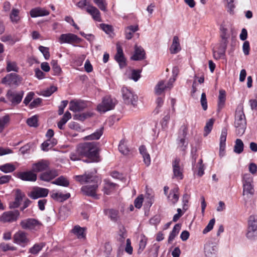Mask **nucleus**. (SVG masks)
<instances>
[{
    "mask_svg": "<svg viewBox=\"0 0 257 257\" xmlns=\"http://www.w3.org/2000/svg\"><path fill=\"white\" fill-rule=\"evenodd\" d=\"M78 152L82 157H86L91 162L99 161V150L95 142L84 143L80 144L78 147Z\"/></svg>",
    "mask_w": 257,
    "mask_h": 257,
    "instance_id": "nucleus-1",
    "label": "nucleus"
},
{
    "mask_svg": "<svg viewBox=\"0 0 257 257\" xmlns=\"http://www.w3.org/2000/svg\"><path fill=\"white\" fill-rule=\"evenodd\" d=\"M234 124L236 128L237 134L242 135L246 126V119L242 109L236 111Z\"/></svg>",
    "mask_w": 257,
    "mask_h": 257,
    "instance_id": "nucleus-2",
    "label": "nucleus"
},
{
    "mask_svg": "<svg viewBox=\"0 0 257 257\" xmlns=\"http://www.w3.org/2000/svg\"><path fill=\"white\" fill-rule=\"evenodd\" d=\"M123 102L126 105H131L136 107L138 97L137 94L129 89L127 87L123 86L121 90Z\"/></svg>",
    "mask_w": 257,
    "mask_h": 257,
    "instance_id": "nucleus-3",
    "label": "nucleus"
},
{
    "mask_svg": "<svg viewBox=\"0 0 257 257\" xmlns=\"http://www.w3.org/2000/svg\"><path fill=\"white\" fill-rule=\"evenodd\" d=\"M254 193L253 179L249 174H245L243 177V195L248 198Z\"/></svg>",
    "mask_w": 257,
    "mask_h": 257,
    "instance_id": "nucleus-4",
    "label": "nucleus"
},
{
    "mask_svg": "<svg viewBox=\"0 0 257 257\" xmlns=\"http://www.w3.org/2000/svg\"><path fill=\"white\" fill-rule=\"evenodd\" d=\"M96 177L94 179L93 181H90L88 183L89 184L83 186L81 187V190L83 193L88 196H91L95 199H98V197L96 194V190L98 188V183Z\"/></svg>",
    "mask_w": 257,
    "mask_h": 257,
    "instance_id": "nucleus-5",
    "label": "nucleus"
},
{
    "mask_svg": "<svg viewBox=\"0 0 257 257\" xmlns=\"http://www.w3.org/2000/svg\"><path fill=\"white\" fill-rule=\"evenodd\" d=\"M20 225L24 229L37 230L42 226V223L35 218H28L22 220Z\"/></svg>",
    "mask_w": 257,
    "mask_h": 257,
    "instance_id": "nucleus-6",
    "label": "nucleus"
},
{
    "mask_svg": "<svg viewBox=\"0 0 257 257\" xmlns=\"http://www.w3.org/2000/svg\"><path fill=\"white\" fill-rule=\"evenodd\" d=\"M82 41V40L81 38L72 33L63 34L59 38V41L61 44H78L81 43Z\"/></svg>",
    "mask_w": 257,
    "mask_h": 257,
    "instance_id": "nucleus-7",
    "label": "nucleus"
},
{
    "mask_svg": "<svg viewBox=\"0 0 257 257\" xmlns=\"http://www.w3.org/2000/svg\"><path fill=\"white\" fill-rule=\"evenodd\" d=\"M20 215V212L18 210L6 211L1 216L0 220L3 223L14 222L17 220Z\"/></svg>",
    "mask_w": 257,
    "mask_h": 257,
    "instance_id": "nucleus-8",
    "label": "nucleus"
},
{
    "mask_svg": "<svg viewBox=\"0 0 257 257\" xmlns=\"http://www.w3.org/2000/svg\"><path fill=\"white\" fill-rule=\"evenodd\" d=\"M22 78L16 73H11L7 74L2 80V83L9 85L18 86L22 81Z\"/></svg>",
    "mask_w": 257,
    "mask_h": 257,
    "instance_id": "nucleus-9",
    "label": "nucleus"
},
{
    "mask_svg": "<svg viewBox=\"0 0 257 257\" xmlns=\"http://www.w3.org/2000/svg\"><path fill=\"white\" fill-rule=\"evenodd\" d=\"M115 103L110 97H105L102 102L97 106V110L100 112H105L114 108Z\"/></svg>",
    "mask_w": 257,
    "mask_h": 257,
    "instance_id": "nucleus-10",
    "label": "nucleus"
},
{
    "mask_svg": "<svg viewBox=\"0 0 257 257\" xmlns=\"http://www.w3.org/2000/svg\"><path fill=\"white\" fill-rule=\"evenodd\" d=\"M28 235L27 233L23 231H18L14 235V242L22 246H25L30 241Z\"/></svg>",
    "mask_w": 257,
    "mask_h": 257,
    "instance_id": "nucleus-11",
    "label": "nucleus"
},
{
    "mask_svg": "<svg viewBox=\"0 0 257 257\" xmlns=\"http://www.w3.org/2000/svg\"><path fill=\"white\" fill-rule=\"evenodd\" d=\"M173 177L182 180L183 178V168L180 166V159L176 158L172 162Z\"/></svg>",
    "mask_w": 257,
    "mask_h": 257,
    "instance_id": "nucleus-12",
    "label": "nucleus"
},
{
    "mask_svg": "<svg viewBox=\"0 0 257 257\" xmlns=\"http://www.w3.org/2000/svg\"><path fill=\"white\" fill-rule=\"evenodd\" d=\"M17 176L23 181L29 182H35L37 178V174L33 171V169L31 171L19 172Z\"/></svg>",
    "mask_w": 257,
    "mask_h": 257,
    "instance_id": "nucleus-13",
    "label": "nucleus"
},
{
    "mask_svg": "<svg viewBox=\"0 0 257 257\" xmlns=\"http://www.w3.org/2000/svg\"><path fill=\"white\" fill-rule=\"evenodd\" d=\"M117 52L115 55L114 58L116 61L119 64L121 68L125 67L126 65V60L124 58L123 50L119 43L116 44Z\"/></svg>",
    "mask_w": 257,
    "mask_h": 257,
    "instance_id": "nucleus-14",
    "label": "nucleus"
},
{
    "mask_svg": "<svg viewBox=\"0 0 257 257\" xmlns=\"http://www.w3.org/2000/svg\"><path fill=\"white\" fill-rule=\"evenodd\" d=\"M48 193L49 190L48 189L37 187L31 192L29 196L33 199H36L39 198L46 197Z\"/></svg>",
    "mask_w": 257,
    "mask_h": 257,
    "instance_id": "nucleus-15",
    "label": "nucleus"
},
{
    "mask_svg": "<svg viewBox=\"0 0 257 257\" xmlns=\"http://www.w3.org/2000/svg\"><path fill=\"white\" fill-rule=\"evenodd\" d=\"M23 95L24 92L23 91L16 93L9 90L7 93V98L11 101L13 104H19L22 101Z\"/></svg>",
    "mask_w": 257,
    "mask_h": 257,
    "instance_id": "nucleus-16",
    "label": "nucleus"
},
{
    "mask_svg": "<svg viewBox=\"0 0 257 257\" xmlns=\"http://www.w3.org/2000/svg\"><path fill=\"white\" fill-rule=\"evenodd\" d=\"M25 197V194L20 189L16 191L15 201L10 203V208H16L20 206L21 201Z\"/></svg>",
    "mask_w": 257,
    "mask_h": 257,
    "instance_id": "nucleus-17",
    "label": "nucleus"
},
{
    "mask_svg": "<svg viewBox=\"0 0 257 257\" xmlns=\"http://www.w3.org/2000/svg\"><path fill=\"white\" fill-rule=\"evenodd\" d=\"M49 165L48 161L42 160L36 163H34L32 165L33 171L35 172H42L46 170Z\"/></svg>",
    "mask_w": 257,
    "mask_h": 257,
    "instance_id": "nucleus-18",
    "label": "nucleus"
},
{
    "mask_svg": "<svg viewBox=\"0 0 257 257\" xmlns=\"http://www.w3.org/2000/svg\"><path fill=\"white\" fill-rule=\"evenodd\" d=\"M49 14L50 13L48 10L40 7L32 9L30 12V16L32 18L48 16Z\"/></svg>",
    "mask_w": 257,
    "mask_h": 257,
    "instance_id": "nucleus-19",
    "label": "nucleus"
},
{
    "mask_svg": "<svg viewBox=\"0 0 257 257\" xmlns=\"http://www.w3.org/2000/svg\"><path fill=\"white\" fill-rule=\"evenodd\" d=\"M145 52L141 46H135L134 54L131 57V59L135 61L142 60L145 58Z\"/></svg>",
    "mask_w": 257,
    "mask_h": 257,
    "instance_id": "nucleus-20",
    "label": "nucleus"
},
{
    "mask_svg": "<svg viewBox=\"0 0 257 257\" xmlns=\"http://www.w3.org/2000/svg\"><path fill=\"white\" fill-rule=\"evenodd\" d=\"M58 175V174L56 170H51L42 173L40 178L41 180L49 182Z\"/></svg>",
    "mask_w": 257,
    "mask_h": 257,
    "instance_id": "nucleus-21",
    "label": "nucleus"
},
{
    "mask_svg": "<svg viewBox=\"0 0 257 257\" xmlns=\"http://www.w3.org/2000/svg\"><path fill=\"white\" fill-rule=\"evenodd\" d=\"M86 11L96 21L101 22L100 13L99 10L93 6H88L86 9Z\"/></svg>",
    "mask_w": 257,
    "mask_h": 257,
    "instance_id": "nucleus-22",
    "label": "nucleus"
},
{
    "mask_svg": "<svg viewBox=\"0 0 257 257\" xmlns=\"http://www.w3.org/2000/svg\"><path fill=\"white\" fill-rule=\"evenodd\" d=\"M96 177L90 175L84 174L82 175H76L74 176L75 180L81 184L88 183L90 181H93Z\"/></svg>",
    "mask_w": 257,
    "mask_h": 257,
    "instance_id": "nucleus-23",
    "label": "nucleus"
},
{
    "mask_svg": "<svg viewBox=\"0 0 257 257\" xmlns=\"http://www.w3.org/2000/svg\"><path fill=\"white\" fill-rule=\"evenodd\" d=\"M217 247L212 243H207L204 246V253L207 257H214L216 254Z\"/></svg>",
    "mask_w": 257,
    "mask_h": 257,
    "instance_id": "nucleus-24",
    "label": "nucleus"
},
{
    "mask_svg": "<svg viewBox=\"0 0 257 257\" xmlns=\"http://www.w3.org/2000/svg\"><path fill=\"white\" fill-rule=\"evenodd\" d=\"M181 46L179 43V39L178 36L173 37L172 44L170 48V51L171 54H176L181 50Z\"/></svg>",
    "mask_w": 257,
    "mask_h": 257,
    "instance_id": "nucleus-25",
    "label": "nucleus"
},
{
    "mask_svg": "<svg viewBox=\"0 0 257 257\" xmlns=\"http://www.w3.org/2000/svg\"><path fill=\"white\" fill-rule=\"evenodd\" d=\"M51 197L55 201L62 202L70 197V194L68 193L64 194L62 193L55 192L52 193L51 195Z\"/></svg>",
    "mask_w": 257,
    "mask_h": 257,
    "instance_id": "nucleus-26",
    "label": "nucleus"
},
{
    "mask_svg": "<svg viewBox=\"0 0 257 257\" xmlns=\"http://www.w3.org/2000/svg\"><path fill=\"white\" fill-rule=\"evenodd\" d=\"M227 134V128L225 127L223 128L222 130L221 136L220 137V144H219L220 154H221L222 152H224L225 150V142L226 140Z\"/></svg>",
    "mask_w": 257,
    "mask_h": 257,
    "instance_id": "nucleus-27",
    "label": "nucleus"
},
{
    "mask_svg": "<svg viewBox=\"0 0 257 257\" xmlns=\"http://www.w3.org/2000/svg\"><path fill=\"white\" fill-rule=\"evenodd\" d=\"M85 108V105L82 102H74L71 101L70 102L69 109L74 112L80 111Z\"/></svg>",
    "mask_w": 257,
    "mask_h": 257,
    "instance_id": "nucleus-28",
    "label": "nucleus"
},
{
    "mask_svg": "<svg viewBox=\"0 0 257 257\" xmlns=\"http://www.w3.org/2000/svg\"><path fill=\"white\" fill-rule=\"evenodd\" d=\"M52 184L63 187H68L69 185V180L64 176H61L51 182Z\"/></svg>",
    "mask_w": 257,
    "mask_h": 257,
    "instance_id": "nucleus-29",
    "label": "nucleus"
},
{
    "mask_svg": "<svg viewBox=\"0 0 257 257\" xmlns=\"http://www.w3.org/2000/svg\"><path fill=\"white\" fill-rule=\"evenodd\" d=\"M178 191L179 188L175 187L170 191L169 195L168 197L173 204H175L179 199V195Z\"/></svg>",
    "mask_w": 257,
    "mask_h": 257,
    "instance_id": "nucleus-30",
    "label": "nucleus"
},
{
    "mask_svg": "<svg viewBox=\"0 0 257 257\" xmlns=\"http://www.w3.org/2000/svg\"><path fill=\"white\" fill-rule=\"evenodd\" d=\"M219 96H218V110L219 111L221 109L225 104V100H226V92L225 91L221 89L219 90Z\"/></svg>",
    "mask_w": 257,
    "mask_h": 257,
    "instance_id": "nucleus-31",
    "label": "nucleus"
},
{
    "mask_svg": "<svg viewBox=\"0 0 257 257\" xmlns=\"http://www.w3.org/2000/svg\"><path fill=\"white\" fill-rule=\"evenodd\" d=\"M181 229V225L179 223L176 224L174 225L173 230L170 232L168 242L169 243H171L172 241L175 239V237L178 234L179 231Z\"/></svg>",
    "mask_w": 257,
    "mask_h": 257,
    "instance_id": "nucleus-32",
    "label": "nucleus"
},
{
    "mask_svg": "<svg viewBox=\"0 0 257 257\" xmlns=\"http://www.w3.org/2000/svg\"><path fill=\"white\" fill-rule=\"evenodd\" d=\"M57 141L56 139H48L47 141L43 142L41 145L42 150L44 151H47L49 148H52L56 145Z\"/></svg>",
    "mask_w": 257,
    "mask_h": 257,
    "instance_id": "nucleus-33",
    "label": "nucleus"
},
{
    "mask_svg": "<svg viewBox=\"0 0 257 257\" xmlns=\"http://www.w3.org/2000/svg\"><path fill=\"white\" fill-rule=\"evenodd\" d=\"M167 88L170 89V87L169 86H167L166 85H165L164 81H160L155 87V93L157 95H160Z\"/></svg>",
    "mask_w": 257,
    "mask_h": 257,
    "instance_id": "nucleus-34",
    "label": "nucleus"
},
{
    "mask_svg": "<svg viewBox=\"0 0 257 257\" xmlns=\"http://www.w3.org/2000/svg\"><path fill=\"white\" fill-rule=\"evenodd\" d=\"M106 215L111 219V221L116 222L118 218V211L113 209H107L105 211Z\"/></svg>",
    "mask_w": 257,
    "mask_h": 257,
    "instance_id": "nucleus-35",
    "label": "nucleus"
},
{
    "mask_svg": "<svg viewBox=\"0 0 257 257\" xmlns=\"http://www.w3.org/2000/svg\"><path fill=\"white\" fill-rule=\"evenodd\" d=\"M103 127L97 130L96 132L92 134L87 136L84 138V140H97L99 139L103 134Z\"/></svg>",
    "mask_w": 257,
    "mask_h": 257,
    "instance_id": "nucleus-36",
    "label": "nucleus"
},
{
    "mask_svg": "<svg viewBox=\"0 0 257 257\" xmlns=\"http://www.w3.org/2000/svg\"><path fill=\"white\" fill-rule=\"evenodd\" d=\"M71 232L76 235L78 238H83L85 236L84 229L79 225H75Z\"/></svg>",
    "mask_w": 257,
    "mask_h": 257,
    "instance_id": "nucleus-37",
    "label": "nucleus"
},
{
    "mask_svg": "<svg viewBox=\"0 0 257 257\" xmlns=\"http://www.w3.org/2000/svg\"><path fill=\"white\" fill-rule=\"evenodd\" d=\"M71 113L68 111H67L63 116L62 118L58 122L57 125L58 128L60 130H63V125L67 122L69 119L71 118Z\"/></svg>",
    "mask_w": 257,
    "mask_h": 257,
    "instance_id": "nucleus-38",
    "label": "nucleus"
},
{
    "mask_svg": "<svg viewBox=\"0 0 257 257\" xmlns=\"http://www.w3.org/2000/svg\"><path fill=\"white\" fill-rule=\"evenodd\" d=\"M244 144L241 139H237L235 142L233 151L238 154L241 153L243 151Z\"/></svg>",
    "mask_w": 257,
    "mask_h": 257,
    "instance_id": "nucleus-39",
    "label": "nucleus"
},
{
    "mask_svg": "<svg viewBox=\"0 0 257 257\" xmlns=\"http://www.w3.org/2000/svg\"><path fill=\"white\" fill-rule=\"evenodd\" d=\"M118 150L121 154L124 155H127L129 154L130 150L127 146L125 140L120 141L118 146Z\"/></svg>",
    "mask_w": 257,
    "mask_h": 257,
    "instance_id": "nucleus-40",
    "label": "nucleus"
},
{
    "mask_svg": "<svg viewBox=\"0 0 257 257\" xmlns=\"http://www.w3.org/2000/svg\"><path fill=\"white\" fill-rule=\"evenodd\" d=\"M19 68L17 66V64L16 62H12L10 60H7L6 70L8 72L11 71L18 72L19 71Z\"/></svg>",
    "mask_w": 257,
    "mask_h": 257,
    "instance_id": "nucleus-41",
    "label": "nucleus"
},
{
    "mask_svg": "<svg viewBox=\"0 0 257 257\" xmlns=\"http://www.w3.org/2000/svg\"><path fill=\"white\" fill-rule=\"evenodd\" d=\"M45 245V242L35 244L33 247L29 249V252L33 254H36L42 250Z\"/></svg>",
    "mask_w": 257,
    "mask_h": 257,
    "instance_id": "nucleus-42",
    "label": "nucleus"
},
{
    "mask_svg": "<svg viewBox=\"0 0 257 257\" xmlns=\"http://www.w3.org/2000/svg\"><path fill=\"white\" fill-rule=\"evenodd\" d=\"M15 169V166L10 163H7L0 166V170L5 173L13 172Z\"/></svg>",
    "mask_w": 257,
    "mask_h": 257,
    "instance_id": "nucleus-43",
    "label": "nucleus"
},
{
    "mask_svg": "<svg viewBox=\"0 0 257 257\" xmlns=\"http://www.w3.org/2000/svg\"><path fill=\"white\" fill-rule=\"evenodd\" d=\"M177 144L178 147H179L182 151H185L188 145V142L186 141V138L179 136L177 139Z\"/></svg>",
    "mask_w": 257,
    "mask_h": 257,
    "instance_id": "nucleus-44",
    "label": "nucleus"
},
{
    "mask_svg": "<svg viewBox=\"0 0 257 257\" xmlns=\"http://www.w3.org/2000/svg\"><path fill=\"white\" fill-rule=\"evenodd\" d=\"M248 227L257 229V216L250 215L248 220Z\"/></svg>",
    "mask_w": 257,
    "mask_h": 257,
    "instance_id": "nucleus-45",
    "label": "nucleus"
},
{
    "mask_svg": "<svg viewBox=\"0 0 257 257\" xmlns=\"http://www.w3.org/2000/svg\"><path fill=\"white\" fill-rule=\"evenodd\" d=\"M246 236V237L250 240H254L256 239L257 238V229L247 227V231Z\"/></svg>",
    "mask_w": 257,
    "mask_h": 257,
    "instance_id": "nucleus-46",
    "label": "nucleus"
},
{
    "mask_svg": "<svg viewBox=\"0 0 257 257\" xmlns=\"http://www.w3.org/2000/svg\"><path fill=\"white\" fill-rule=\"evenodd\" d=\"M246 236V237L250 240H254L256 239L257 238V229L247 227V231Z\"/></svg>",
    "mask_w": 257,
    "mask_h": 257,
    "instance_id": "nucleus-47",
    "label": "nucleus"
},
{
    "mask_svg": "<svg viewBox=\"0 0 257 257\" xmlns=\"http://www.w3.org/2000/svg\"><path fill=\"white\" fill-rule=\"evenodd\" d=\"M214 121V119L213 118L210 119L206 123L204 127V136H207L211 131L213 127V124Z\"/></svg>",
    "mask_w": 257,
    "mask_h": 257,
    "instance_id": "nucleus-48",
    "label": "nucleus"
},
{
    "mask_svg": "<svg viewBox=\"0 0 257 257\" xmlns=\"http://www.w3.org/2000/svg\"><path fill=\"white\" fill-rule=\"evenodd\" d=\"M52 70L54 71V75H58L61 72V69L58 64L57 60H53L51 62Z\"/></svg>",
    "mask_w": 257,
    "mask_h": 257,
    "instance_id": "nucleus-49",
    "label": "nucleus"
},
{
    "mask_svg": "<svg viewBox=\"0 0 257 257\" xmlns=\"http://www.w3.org/2000/svg\"><path fill=\"white\" fill-rule=\"evenodd\" d=\"M38 117L36 115H34L27 120V123L31 127H36L38 126Z\"/></svg>",
    "mask_w": 257,
    "mask_h": 257,
    "instance_id": "nucleus-50",
    "label": "nucleus"
},
{
    "mask_svg": "<svg viewBox=\"0 0 257 257\" xmlns=\"http://www.w3.org/2000/svg\"><path fill=\"white\" fill-rule=\"evenodd\" d=\"M116 185V184L111 182H107L103 188L104 194L109 195L111 190L114 188Z\"/></svg>",
    "mask_w": 257,
    "mask_h": 257,
    "instance_id": "nucleus-51",
    "label": "nucleus"
},
{
    "mask_svg": "<svg viewBox=\"0 0 257 257\" xmlns=\"http://www.w3.org/2000/svg\"><path fill=\"white\" fill-rule=\"evenodd\" d=\"M91 115L90 113H76L73 116V118L76 120H79L81 121L84 120L86 118L90 117Z\"/></svg>",
    "mask_w": 257,
    "mask_h": 257,
    "instance_id": "nucleus-52",
    "label": "nucleus"
},
{
    "mask_svg": "<svg viewBox=\"0 0 257 257\" xmlns=\"http://www.w3.org/2000/svg\"><path fill=\"white\" fill-rule=\"evenodd\" d=\"M147 239L144 236L141 237L139 242V248L138 250V253L139 254L141 253L145 248L147 244Z\"/></svg>",
    "mask_w": 257,
    "mask_h": 257,
    "instance_id": "nucleus-53",
    "label": "nucleus"
},
{
    "mask_svg": "<svg viewBox=\"0 0 257 257\" xmlns=\"http://www.w3.org/2000/svg\"><path fill=\"white\" fill-rule=\"evenodd\" d=\"M57 87L54 85L51 86L49 88L42 92V95L44 96H50L52 93L57 91Z\"/></svg>",
    "mask_w": 257,
    "mask_h": 257,
    "instance_id": "nucleus-54",
    "label": "nucleus"
},
{
    "mask_svg": "<svg viewBox=\"0 0 257 257\" xmlns=\"http://www.w3.org/2000/svg\"><path fill=\"white\" fill-rule=\"evenodd\" d=\"M19 11L17 9H14L12 10L10 15V18L12 22H17L19 20Z\"/></svg>",
    "mask_w": 257,
    "mask_h": 257,
    "instance_id": "nucleus-55",
    "label": "nucleus"
},
{
    "mask_svg": "<svg viewBox=\"0 0 257 257\" xmlns=\"http://www.w3.org/2000/svg\"><path fill=\"white\" fill-rule=\"evenodd\" d=\"M39 50L43 54L45 59L48 60L49 59L50 55L48 47L40 46L39 47Z\"/></svg>",
    "mask_w": 257,
    "mask_h": 257,
    "instance_id": "nucleus-56",
    "label": "nucleus"
},
{
    "mask_svg": "<svg viewBox=\"0 0 257 257\" xmlns=\"http://www.w3.org/2000/svg\"><path fill=\"white\" fill-rule=\"evenodd\" d=\"M227 44L228 42H222L221 41L219 43L218 50H217L220 54H222L223 56L225 55Z\"/></svg>",
    "mask_w": 257,
    "mask_h": 257,
    "instance_id": "nucleus-57",
    "label": "nucleus"
},
{
    "mask_svg": "<svg viewBox=\"0 0 257 257\" xmlns=\"http://www.w3.org/2000/svg\"><path fill=\"white\" fill-rule=\"evenodd\" d=\"M100 27L107 34H110V33H112L113 30L112 26L105 24H100Z\"/></svg>",
    "mask_w": 257,
    "mask_h": 257,
    "instance_id": "nucleus-58",
    "label": "nucleus"
},
{
    "mask_svg": "<svg viewBox=\"0 0 257 257\" xmlns=\"http://www.w3.org/2000/svg\"><path fill=\"white\" fill-rule=\"evenodd\" d=\"M143 200L144 197L143 195L138 196L134 201L135 206L138 209L141 208L142 206Z\"/></svg>",
    "mask_w": 257,
    "mask_h": 257,
    "instance_id": "nucleus-59",
    "label": "nucleus"
},
{
    "mask_svg": "<svg viewBox=\"0 0 257 257\" xmlns=\"http://www.w3.org/2000/svg\"><path fill=\"white\" fill-rule=\"evenodd\" d=\"M94 3L103 11H106V4L105 0H93Z\"/></svg>",
    "mask_w": 257,
    "mask_h": 257,
    "instance_id": "nucleus-60",
    "label": "nucleus"
},
{
    "mask_svg": "<svg viewBox=\"0 0 257 257\" xmlns=\"http://www.w3.org/2000/svg\"><path fill=\"white\" fill-rule=\"evenodd\" d=\"M215 220L214 218L211 219L209 223H208L207 225L206 226V227L203 229V233L206 234L210 230H211L213 228V226L215 224Z\"/></svg>",
    "mask_w": 257,
    "mask_h": 257,
    "instance_id": "nucleus-61",
    "label": "nucleus"
},
{
    "mask_svg": "<svg viewBox=\"0 0 257 257\" xmlns=\"http://www.w3.org/2000/svg\"><path fill=\"white\" fill-rule=\"evenodd\" d=\"M200 102L204 110H206L208 108L206 95L205 93H202L201 96Z\"/></svg>",
    "mask_w": 257,
    "mask_h": 257,
    "instance_id": "nucleus-62",
    "label": "nucleus"
},
{
    "mask_svg": "<svg viewBox=\"0 0 257 257\" xmlns=\"http://www.w3.org/2000/svg\"><path fill=\"white\" fill-rule=\"evenodd\" d=\"M10 121V117L9 115H6L0 118V130L2 131L5 125L7 124Z\"/></svg>",
    "mask_w": 257,
    "mask_h": 257,
    "instance_id": "nucleus-63",
    "label": "nucleus"
},
{
    "mask_svg": "<svg viewBox=\"0 0 257 257\" xmlns=\"http://www.w3.org/2000/svg\"><path fill=\"white\" fill-rule=\"evenodd\" d=\"M159 248V245L156 244H154L153 246L150 249V251H152V253L150 254L149 257H158Z\"/></svg>",
    "mask_w": 257,
    "mask_h": 257,
    "instance_id": "nucleus-64",
    "label": "nucleus"
}]
</instances>
